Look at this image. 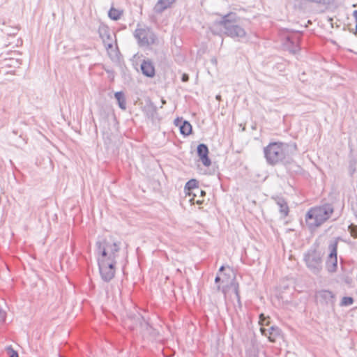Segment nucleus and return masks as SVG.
<instances>
[{"instance_id": "nucleus-5", "label": "nucleus", "mask_w": 357, "mask_h": 357, "mask_svg": "<svg viewBox=\"0 0 357 357\" xmlns=\"http://www.w3.org/2000/svg\"><path fill=\"white\" fill-rule=\"evenodd\" d=\"M303 260L307 268L315 275H319L323 269L322 256L316 249H310L304 254Z\"/></svg>"}, {"instance_id": "nucleus-10", "label": "nucleus", "mask_w": 357, "mask_h": 357, "mask_svg": "<svg viewBox=\"0 0 357 357\" xmlns=\"http://www.w3.org/2000/svg\"><path fill=\"white\" fill-rule=\"evenodd\" d=\"M317 296L322 304L333 305L335 301V294L329 290H321L317 292Z\"/></svg>"}, {"instance_id": "nucleus-18", "label": "nucleus", "mask_w": 357, "mask_h": 357, "mask_svg": "<svg viewBox=\"0 0 357 357\" xmlns=\"http://www.w3.org/2000/svg\"><path fill=\"white\" fill-rule=\"evenodd\" d=\"M114 97L117 100L119 107L123 109H126V101L125 98V94L122 91H117L114 93Z\"/></svg>"}, {"instance_id": "nucleus-20", "label": "nucleus", "mask_w": 357, "mask_h": 357, "mask_svg": "<svg viewBox=\"0 0 357 357\" xmlns=\"http://www.w3.org/2000/svg\"><path fill=\"white\" fill-rule=\"evenodd\" d=\"M357 157L351 155L349 157L348 171L350 176L353 177L356 172Z\"/></svg>"}, {"instance_id": "nucleus-16", "label": "nucleus", "mask_w": 357, "mask_h": 357, "mask_svg": "<svg viewBox=\"0 0 357 357\" xmlns=\"http://www.w3.org/2000/svg\"><path fill=\"white\" fill-rule=\"evenodd\" d=\"M175 124L176 126H179L180 132L183 135L188 136L191 133L192 126L188 121L176 119L175 120Z\"/></svg>"}, {"instance_id": "nucleus-12", "label": "nucleus", "mask_w": 357, "mask_h": 357, "mask_svg": "<svg viewBox=\"0 0 357 357\" xmlns=\"http://www.w3.org/2000/svg\"><path fill=\"white\" fill-rule=\"evenodd\" d=\"M260 331L261 334L266 336L271 342H275L276 337L280 335V329L275 326L270 327L268 329L261 328Z\"/></svg>"}, {"instance_id": "nucleus-23", "label": "nucleus", "mask_w": 357, "mask_h": 357, "mask_svg": "<svg viewBox=\"0 0 357 357\" xmlns=\"http://www.w3.org/2000/svg\"><path fill=\"white\" fill-rule=\"evenodd\" d=\"M231 287L234 288V291L235 293V295L238 299V301L240 300V295H239V289H238V283L235 281V277H234L233 280L231 281L230 284Z\"/></svg>"}, {"instance_id": "nucleus-36", "label": "nucleus", "mask_w": 357, "mask_h": 357, "mask_svg": "<svg viewBox=\"0 0 357 357\" xmlns=\"http://www.w3.org/2000/svg\"><path fill=\"white\" fill-rule=\"evenodd\" d=\"M190 202H195V199H194V198H192V199H190Z\"/></svg>"}, {"instance_id": "nucleus-27", "label": "nucleus", "mask_w": 357, "mask_h": 357, "mask_svg": "<svg viewBox=\"0 0 357 357\" xmlns=\"http://www.w3.org/2000/svg\"><path fill=\"white\" fill-rule=\"evenodd\" d=\"M198 193L200 195L201 197H204L206 195V192L199 189V188L196 190V192H194V196L197 197Z\"/></svg>"}, {"instance_id": "nucleus-11", "label": "nucleus", "mask_w": 357, "mask_h": 357, "mask_svg": "<svg viewBox=\"0 0 357 357\" xmlns=\"http://www.w3.org/2000/svg\"><path fill=\"white\" fill-rule=\"evenodd\" d=\"M197 155L200 160L205 167H209L211 165V159L208 158V148L205 144H199L197 148Z\"/></svg>"}, {"instance_id": "nucleus-25", "label": "nucleus", "mask_w": 357, "mask_h": 357, "mask_svg": "<svg viewBox=\"0 0 357 357\" xmlns=\"http://www.w3.org/2000/svg\"><path fill=\"white\" fill-rule=\"evenodd\" d=\"M6 351L9 357H18V353L11 346L8 347Z\"/></svg>"}, {"instance_id": "nucleus-24", "label": "nucleus", "mask_w": 357, "mask_h": 357, "mask_svg": "<svg viewBox=\"0 0 357 357\" xmlns=\"http://www.w3.org/2000/svg\"><path fill=\"white\" fill-rule=\"evenodd\" d=\"M348 231L353 238H357V226L356 225H355L354 224H351L348 227Z\"/></svg>"}, {"instance_id": "nucleus-8", "label": "nucleus", "mask_w": 357, "mask_h": 357, "mask_svg": "<svg viewBox=\"0 0 357 357\" xmlns=\"http://www.w3.org/2000/svg\"><path fill=\"white\" fill-rule=\"evenodd\" d=\"M328 249L330 250V254L326 260V268L328 272L333 273L336 272L337 268V241H335L330 243L328 245Z\"/></svg>"}, {"instance_id": "nucleus-14", "label": "nucleus", "mask_w": 357, "mask_h": 357, "mask_svg": "<svg viewBox=\"0 0 357 357\" xmlns=\"http://www.w3.org/2000/svg\"><path fill=\"white\" fill-rule=\"evenodd\" d=\"M176 0H158L153 7V11L157 14H161L165 10L171 8Z\"/></svg>"}, {"instance_id": "nucleus-19", "label": "nucleus", "mask_w": 357, "mask_h": 357, "mask_svg": "<svg viewBox=\"0 0 357 357\" xmlns=\"http://www.w3.org/2000/svg\"><path fill=\"white\" fill-rule=\"evenodd\" d=\"M123 14V10L121 9H117L114 7H112L108 11L109 17L112 20L117 21L121 19V16Z\"/></svg>"}, {"instance_id": "nucleus-9", "label": "nucleus", "mask_w": 357, "mask_h": 357, "mask_svg": "<svg viewBox=\"0 0 357 357\" xmlns=\"http://www.w3.org/2000/svg\"><path fill=\"white\" fill-rule=\"evenodd\" d=\"M98 33L100 38L102 40V42L105 46V47L108 49H111L113 47V36H115L114 33L110 30L108 26L101 24L98 28Z\"/></svg>"}, {"instance_id": "nucleus-4", "label": "nucleus", "mask_w": 357, "mask_h": 357, "mask_svg": "<svg viewBox=\"0 0 357 357\" xmlns=\"http://www.w3.org/2000/svg\"><path fill=\"white\" fill-rule=\"evenodd\" d=\"M120 244L119 242L111 241L106 238L98 240L96 243L98 259L116 262Z\"/></svg>"}, {"instance_id": "nucleus-15", "label": "nucleus", "mask_w": 357, "mask_h": 357, "mask_svg": "<svg viewBox=\"0 0 357 357\" xmlns=\"http://www.w3.org/2000/svg\"><path fill=\"white\" fill-rule=\"evenodd\" d=\"M273 199L279 208L281 216L282 218H286L289 214V208L285 199L282 197H274Z\"/></svg>"}, {"instance_id": "nucleus-31", "label": "nucleus", "mask_w": 357, "mask_h": 357, "mask_svg": "<svg viewBox=\"0 0 357 357\" xmlns=\"http://www.w3.org/2000/svg\"><path fill=\"white\" fill-rule=\"evenodd\" d=\"M264 319H265V318H264V314H261L259 315V324H261V325H263V324H264V322H263V321H264Z\"/></svg>"}, {"instance_id": "nucleus-26", "label": "nucleus", "mask_w": 357, "mask_h": 357, "mask_svg": "<svg viewBox=\"0 0 357 357\" xmlns=\"http://www.w3.org/2000/svg\"><path fill=\"white\" fill-rule=\"evenodd\" d=\"M6 317V313L5 311L0 310V324L4 323Z\"/></svg>"}, {"instance_id": "nucleus-32", "label": "nucleus", "mask_w": 357, "mask_h": 357, "mask_svg": "<svg viewBox=\"0 0 357 357\" xmlns=\"http://www.w3.org/2000/svg\"><path fill=\"white\" fill-rule=\"evenodd\" d=\"M221 280V278L220 276H216L215 278V283H218Z\"/></svg>"}, {"instance_id": "nucleus-13", "label": "nucleus", "mask_w": 357, "mask_h": 357, "mask_svg": "<svg viewBox=\"0 0 357 357\" xmlns=\"http://www.w3.org/2000/svg\"><path fill=\"white\" fill-rule=\"evenodd\" d=\"M142 73L148 77H153L155 74V67L149 59L143 60L140 66Z\"/></svg>"}, {"instance_id": "nucleus-7", "label": "nucleus", "mask_w": 357, "mask_h": 357, "mask_svg": "<svg viewBox=\"0 0 357 357\" xmlns=\"http://www.w3.org/2000/svg\"><path fill=\"white\" fill-rule=\"evenodd\" d=\"M98 264L101 279L105 282H110L115 275L116 262L98 260Z\"/></svg>"}, {"instance_id": "nucleus-22", "label": "nucleus", "mask_w": 357, "mask_h": 357, "mask_svg": "<svg viewBox=\"0 0 357 357\" xmlns=\"http://www.w3.org/2000/svg\"><path fill=\"white\" fill-rule=\"evenodd\" d=\"M354 300L352 297L350 296H344L342 298L340 302L341 306H349L354 303Z\"/></svg>"}, {"instance_id": "nucleus-30", "label": "nucleus", "mask_w": 357, "mask_h": 357, "mask_svg": "<svg viewBox=\"0 0 357 357\" xmlns=\"http://www.w3.org/2000/svg\"><path fill=\"white\" fill-rule=\"evenodd\" d=\"M353 16L356 21V33L357 35V10H356L353 12Z\"/></svg>"}, {"instance_id": "nucleus-28", "label": "nucleus", "mask_w": 357, "mask_h": 357, "mask_svg": "<svg viewBox=\"0 0 357 357\" xmlns=\"http://www.w3.org/2000/svg\"><path fill=\"white\" fill-rule=\"evenodd\" d=\"M217 289L218 291H221L225 296L227 294V287H221L220 285H218Z\"/></svg>"}, {"instance_id": "nucleus-33", "label": "nucleus", "mask_w": 357, "mask_h": 357, "mask_svg": "<svg viewBox=\"0 0 357 357\" xmlns=\"http://www.w3.org/2000/svg\"><path fill=\"white\" fill-rule=\"evenodd\" d=\"M203 202H204L203 199L202 200L198 199L196 201V203L199 205L202 204Z\"/></svg>"}, {"instance_id": "nucleus-17", "label": "nucleus", "mask_w": 357, "mask_h": 357, "mask_svg": "<svg viewBox=\"0 0 357 357\" xmlns=\"http://www.w3.org/2000/svg\"><path fill=\"white\" fill-rule=\"evenodd\" d=\"M301 32L297 31L287 37V40L291 43L294 48V52H298L300 50L299 43L301 40Z\"/></svg>"}, {"instance_id": "nucleus-2", "label": "nucleus", "mask_w": 357, "mask_h": 357, "mask_svg": "<svg viewBox=\"0 0 357 357\" xmlns=\"http://www.w3.org/2000/svg\"><path fill=\"white\" fill-rule=\"evenodd\" d=\"M333 212V206L328 203L310 208L305 214V222L309 230L314 231L331 218Z\"/></svg>"}, {"instance_id": "nucleus-21", "label": "nucleus", "mask_w": 357, "mask_h": 357, "mask_svg": "<svg viewBox=\"0 0 357 357\" xmlns=\"http://www.w3.org/2000/svg\"><path fill=\"white\" fill-rule=\"evenodd\" d=\"M198 188V181L196 179H190L189 180L185 185V190H197Z\"/></svg>"}, {"instance_id": "nucleus-6", "label": "nucleus", "mask_w": 357, "mask_h": 357, "mask_svg": "<svg viewBox=\"0 0 357 357\" xmlns=\"http://www.w3.org/2000/svg\"><path fill=\"white\" fill-rule=\"evenodd\" d=\"M134 37L140 47H149L158 42V38L151 28L139 24L134 32Z\"/></svg>"}, {"instance_id": "nucleus-35", "label": "nucleus", "mask_w": 357, "mask_h": 357, "mask_svg": "<svg viewBox=\"0 0 357 357\" xmlns=\"http://www.w3.org/2000/svg\"><path fill=\"white\" fill-rule=\"evenodd\" d=\"M224 269H225V266H222L220 268L219 271H220V272H222V271H224Z\"/></svg>"}, {"instance_id": "nucleus-3", "label": "nucleus", "mask_w": 357, "mask_h": 357, "mask_svg": "<svg viewBox=\"0 0 357 357\" xmlns=\"http://www.w3.org/2000/svg\"><path fill=\"white\" fill-rule=\"evenodd\" d=\"M240 17L236 13L230 12L222 16L219 21H216L215 24L224 28V33L229 37L232 38H244L246 36V31L238 23Z\"/></svg>"}, {"instance_id": "nucleus-1", "label": "nucleus", "mask_w": 357, "mask_h": 357, "mask_svg": "<svg viewBox=\"0 0 357 357\" xmlns=\"http://www.w3.org/2000/svg\"><path fill=\"white\" fill-rule=\"evenodd\" d=\"M297 150L294 143L287 144L280 142H271L264 148V157L270 165H275L280 162H289L291 157Z\"/></svg>"}, {"instance_id": "nucleus-29", "label": "nucleus", "mask_w": 357, "mask_h": 357, "mask_svg": "<svg viewBox=\"0 0 357 357\" xmlns=\"http://www.w3.org/2000/svg\"><path fill=\"white\" fill-rule=\"evenodd\" d=\"M181 80L183 82H186L189 80V75L186 73H183L181 77Z\"/></svg>"}, {"instance_id": "nucleus-34", "label": "nucleus", "mask_w": 357, "mask_h": 357, "mask_svg": "<svg viewBox=\"0 0 357 357\" xmlns=\"http://www.w3.org/2000/svg\"><path fill=\"white\" fill-rule=\"evenodd\" d=\"M215 98H216V100L220 101L221 100V96L220 95H217Z\"/></svg>"}]
</instances>
